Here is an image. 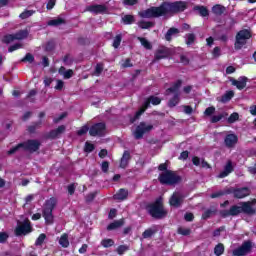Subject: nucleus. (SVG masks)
I'll list each match as a JSON object with an SVG mask.
<instances>
[{"mask_svg": "<svg viewBox=\"0 0 256 256\" xmlns=\"http://www.w3.org/2000/svg\"><path fill=\"white\" fill-rule=\"evenodd\" d=\"M187 9L185 1H163L159 6H151L139 13L142 19H159V17H175Z\"/></svg>", "mask_w": 256, "mask_h": 256, "instance_id": "nucleus-1", "label": "nucleus"}, {"mask_svg": "<svg viewBox=\"0 0 256 256\" xmlns=\"http://www.w3.org/2000/svg\"><path fill=\"white\" fill-rule=\"evenodd\" d=\"M169 165L167 162L161 163L158 166V171H163L158 176V181L161 185H179L183 181V177L178 175L175 171L168 169Z\"/></svg>", "mask_w": 256, "mask_h": 256, "instance_id": "nucleus-2", "label": "nucleus"}, {"mask_svg": "<svg viewBox=\"0 0 256 256\" xmlns=\"http://www.w3.org/2000/svg\"><path fill=\"white\" fill-rule=\"evenodd\" d=\"M146 211L152 219L161 220L165 219L169 212L165 209L162 198H157L154 202L146 205Z\"/></svg>", "mask_w": 256, "mask_h": 256, "instance_id": "nucleus-3", "label": "nucleus"}, {"mask_svg": "<svg viewBox=\"0 0 256 256\" xmlns=\"http://www.w3.org/2000/svg\"><path fill=\"white\" fill-rule=\"evenodd\" d=\"M57 207V198L51 197L44 203V208L42 210V217H44L46 225H53L55 218L53 216V211Z\"/></svg>", "mask_w": 256, "mask_h": 256, "instance_id": "nucleus-4", "label": "nucleus"}, {"mask_svg": "<svg viewBox=\"0 0 256 256\" xmlns=\"http://www.w3.org/2000/svg\"><path fill=\"white\" fill-rule=\"evenodd\" d=\"M33 233V226L31 225V220L29 218L24 219L23 221L18 220L16 228L14 229V235L16 237H23Z\"/></svg>", "mask_w": 256, "mask_h": 256, "instance_id": "nucleus-5", "label": "nucleus"}, {"mask_svg": "<svg viewBox=\"0 0 256 256\" xmlns=\"http://www.w3.org/2000/svg\"><path fill=\"white\" fill-rule=\"evenodd\" d=\"M241 213L247 215V206L243 204V202H240V206L232 205L229 210H221L220 216H222L223 219H227V217H237V215H241Z\"/></svg>", "mask_w": 256, "mask_h": 256, "instance_id": "nucleus-6", "label": "nucleus"}, {"mask_svg": "<svg viewBox=\"0 0 256 256\" xmlns=\"http://www.w3.org/2000/svg\"><path fill=\"white\" fill-rule=\"evenodd\" d=\"M251 37H253L251 30L243 29L237 32L236 41L234 43V48L236 51L243 49V46L247 45V40L251 39Z\"/></svg>", "mask_w": 256, "mask_h": 256, "instance_id": "nucleus-7", "label": "nucleus"}, {"mask_svg": "<svg viewBox=\"0 0 256 256\" xmlns=\"http://www.w3.org/2000/svg\"><path fill=\"white\" fill-rule=\"evenodd\" d=\"M253 251V241L245 240L242 244L232 251L233 256H246Z\"/></svg>", "mask_w": 256, "mask_h": 256, "instance_id": "nucleus-8", "label": "nucleus"}, {"mask_svg": "<svg viewBox=\"0 0 256 256\" xmlns=\"http://www.w3.org/2000/svg\"><path fill=\"white\" fill-rule=\"evenodd\" d=\"M23 151H28L29 153H37L41 149V141L37 139H28L22 142Z\"/></svg>", "mask_w": 256, "mask_h": 256, "instance_id": "nucleus-9", "label": "nucleus"}, {"mask_svg": "<svg viewBox=\"0 0 256 256\" xmlns=\"http://www.w3.org/2000/svg\"><path fill=\"white\" fill-rule=\"evenodd\" d=\"M151 131H153V125L151 124L147 125V123L145 122H140V124L136 127L134 131V137L137 140L143 139V135Z\"/></svg>", "mask_w": 256, "mask_h": 256, "instance_id": "nucleus-10", "label": "nucleus"}, {"mask_svg": "<svg viewBox=\"0 0 256 256\" xmlns=\"http://www.w3.org/2000/svg\"><path fill=\"white\" fill-rule=\"evenodd\" d=\"M107 129V125L103 122H98L90 127L89 135L91 137H103L105 135V131Z\"/></svg>", "mask_w": 256, "mask_h": 256, "instance_id": "nucleus-11", "label": "nucleus"}, {"mask_svg": "<svg viewBox=\"0 0 256 256\" xmlns=\"http://www.w3.org/2000/svg\"><path fill=\"white\" fill-rule=\"evenodd\" d=\"M171 55V49L166 46H160L154 53L155 61H161V59H167Z\"/></svg>", "mask_w": 256, "mask_h": 256, "instance_id": "nucleus-12", "label": "nucleus"}, {"mask_svg": "<svg viewBox=\"0 0 256 256\" xmlns=\"http://www.w3.org/2000/svg\"><path fill=\"white\" fill-rule=\"evenodd\" d=\"M183 201H185V196L179 192H174L169 199V205L171 207L179 208L183 205Z\"/></svg>", "mask_w": 256, "mask_h": 256, "instance_id": "nucleus-13", "label": "nucleus"}, {"mask_svg": "<svg viewBox=\"0 0 256 256\" xmlns=\"http://www.w3.org/2000/svg\"><path fill=\"white\" fill-rule=\"evenodd\" d=\"M86 11L94 13L95 15H103L104 13H107V6L104 4L90 5L86 8Z\"/></svg>", "mask_w": 256, "mask_h": 256, "instance_id": "nucleus-14", "label": "nucleus"}, {"mask_svg": "<svg viewBox=\"0 0 256 256\" xmlns=\"http://www.w3.org/2000/svg\"><path fill=\"white\" fill-rule=\"evenodd\" d=\"M230 81L234 87L239 89V91H243V89L247 87V81H249V79L246 76H241L238 80L231 78Z\"/></svg>", "mask_w": 256, "mask_h": 256, "instance_id": "nucleus-15", "label": "nucleus"}, {"mask_svg": "<svg viewBox=\"0 0 256 256\" xmlns=\"http://www.w3.org/2000/svg\"><path fill=\"white\" fill-rule=\"evenodd\" d=\"M238 141L239 138L235 134H227L224 138V144L228 149H233Z\"/></svg>", "mask_w": 256, "mask_h": 256, "instance_id": "nucleus-16", "label": "nucleus"}, {"mask_svg": "<svg viewBox=\"0 0 256 256\" xmlns=\"http://www.w3.org/2000/svg\"><path fill=\"white\" fill-rule=\"evenodd\" d=\"M251 195V189L249 187L236 188L234 192V199H245Z\"/></svg>", "mask_w": 256, "mask_h": 256, "instance_id": "nucleus-17", "label": "nucleus"}, {"mask_svg": "<svg viewBox=\"0 0 256 256\" xmlns=\"http://www.w3.org/2000/svg\"><path fill=\"white\" fill-rule=\"evenodd\" d=\"M65 125H60L58 128L51 130L47 135L46 139H57L59 136L63 135L65 133Z\"/></svg>", "mask_w": 256, "mask_h": 256, "instance_id": "nucleus-18", "label": "nucleus"}, {"mask_svg": "<svg viewBox=\"0 0 256 256\" xmlns=\"http://www.w3.org/2000/svg\"><path fill=\"white\" fill-rule=\"evenodd\" d=\"M129 161H131V152H129V150H125L120 159V169H127L129 166Z\"/></svg>", "mask_w": 256, "mask_h": 256, "instance_id": "nucleus-19", "label": "nucleus"}, {"mask_svg": "<svg viewBox=\"0 0 256 256\" xmlns=\"http://www.w3.org/2000/svg\"><path fill=\"white\" fill-rule=\"evenodd\" d=\"M233 171V162L229 160L225 165L224 170L219 173L218 179H225V177H228L230 173H233Z\"/></svg>", "mask_w": 256, "mask_h": 256, "instance_id": "nucleus-20", "label": "nucleus"}, {"mask_svg": "<svg viewBox=\"0 0 256 256\" xmlns=\"http://www.w3.org/2000/svg\"><path fill=\"white\" fill-rule=\"evenodd\" d=\"M146 109H149L151 105H161V98L157 96H149L143 103Z\"/></svg>", "mask_w": 256, "mask_h": 256, "instance_id": "nucleus-21", "label": "nucleus"}, {"mask_svg": "<svg viewBox=\"0 0 256 256\" xmlns=\"http://www.w3.org/2000/svg\"><path fill=\"white\" fill-rule=\"evenodd\" d=\"M129 197V190L121 188L118 192L113 196L115 201H125Z\"/></svg>", "mask_w": 256, "mask_h": 256, "instance_id": "nucleus-22", "label": "nucleus"}, {"mask_svg": "<svg viewBox=\"0 0 256 256\" xmlns=\"http://www.w3.org/2000/svg\"><path fill=\"white\" fill-rule=\"evenodd\" d=\"M243 205H246L247 210L246 213L247 215H249L250 217L253 215H256V209L253 208V205H256V199H252L251 201H246V202H242Z\"/></svg>", "mask_w": 256, "mask_h": 256, "instance_id": "nucleus-23", "label": "nucleus"}, {"mask_svg": "<svg viewBox=\"0 0 256 256\" xmlns=\"http://www.w3.org/2000/svg\"><path fill=\"white\" fill-rule=\"evenodd\" d=\"M181 85H183V80H181V79L177 80L172 85V87H170L166 90V94L169 95V93H174V95H175V94L179 93V89H181Z\"/></svg>", "mask_w": 256, "mask_h": 256, "instance_id": "nucleus-24", "label": "nucleus"}, {"mask_svg": "<svg viewBox=\"0 0 256 256\" xmlns=\"http://www.w3.org/2000/svg\"><path fill=\"white\" fill-rule=\"evenodd\" d=\"M42 125H43V120L32 122V124L27 127V131L28 133H30V135H33L37 133V129H41Z\"/></svg>", "mask_w": 256, "mask_h": 256, "instance_id": "nucleus-25", "label": "nucleus"}, {"mask_svg": "<svg viewBox=\"0 0 256 256\" xmlns=\"http://www.w3.org/2000/svg\"><path fill=\"white\" fill-rule=\"evenodd\" d=\"M124 225L125 219L116 220L107 226V231H115V229H119V227H123Z\"/></svg>", "mask_w": 256, "mask_h": 256, "instance_id": "nucleus-26", "label": "nucleus"}, {"mask_svg": "<svg viewBox=\"0 0 256 256\" xmlns=\"http://www.w3.org/2000/svg\"><path fill=\"white\" fill-rule=\"evenodd\" d=\"M225 11H227V8H225V6H223L221 4H215L212 7V13L214 15H216V17H221V15H223V13H225Z\"/></svg>", "mask_w": 256, "mask_h": 256, "instance_id": "nucleus-27", "label": "nucleus"}, {"mask_svg": "<svg viewBox=\"0 0 256 256\" xmlns=\"http://www.w3.org/2000/svg\"><path fill=\"white\" fill-rule=\"evenodd\" d=\"M194 11H198V15L200 17H209V9L203 5H196L194 6Z\"/></svg>", "mask_w": 256, "mask_h": 256, "instance_id": "nucleus-28", "label": "nucleus"}, {"mask_svg": "<svg viewBox=\"0 0 256 256\" xmlns=\"http://www.w3.org/2000/svg\"><path fill=\"white\" fill-rule=\"evenodd\" d=\"M67 23L63 18L52 19L47 22L48 27H59V25H65Z\"/></svg>", "mask_w": 256, "mask_h": 256, "instance_id": "nucleus-29", "label": "nucleus"}, {"mask_svg": "<svg viewBox=\"0 0 256 256\" xmlns=\"http://www.w3.org/2000/svg\"><path fill=\"white\" fill-rule=\"evenodd\" d=\"M173 35H179V30L175 27H171L165 34V39L169 42L173 41Z\"/></svg>", "mask_w": 256, "mask_h": 256, "instance_id": "nucleus-30", "label": "nucleus"}, {"mask_svg": "<svg viewBox=\"0 0 256 256\" xmlns=\"http://www.w3.org/2000/svg\"><path fill=\"white\" fill-rule=\"evenodd\" d=\"M233 97H235V92L233 90H229L224 95H222L221 103H229Z\"/></svg>", "mask_w": 256, "mask_h": 256, "instance_id": "nucleus-31", "label": "nucleus"}, {"mask_svg": "<svg viewBox=\"0 0 256 256\" xmlns=\"http://www.w3.org/2000/svg\"><path fill=\"white\" fill-rule=\"evenodd\" d=\"M59 245L62 246L64 249H67V247H69V234L64 233L61 235L59 239Z\"/></svg>", "mask_w": 256, "mask_h": 256, "instance_id": "nucleus-32", "label": "nucleus"}, {"mask_svg": "<svg viewBox=\"0 0 256 256\" xmlns=\"http://www.w3.org/2000/svg\"><path fill=\"white\" fill-rule=\"evenodd\" d=\"M16 41H21L23 39H27L29 37V31L27 30H20L14 34Z\"/></svg>", "mask_w": 256, "mask_h": 256, "instance_id": "nucleus-33", "label": "nucleus"}, {"mask_svg": "<svg viewBox=\"0 0 256 256\" xmlns=\"http://www.w3.org/2000/svg\"><path fill=\"white\" fill-rule=\"evenodd\" d=\"M131 247L127 244H122V245H119L117 248H116V253L117 255H125V253H127V251H130Z\"/></svg>", "mask_w": 256, "mask_h": 256, "instance_id": "nucleus-34", "label": "nucleus"}, {"mask_svg": "<svg viewBox=\"0 0 256 256\" xmlns=\"http://www.w3.org/2000/svg\"><path fill=\"white\" fill-rule=\"evenodd\" d=\"M146 109L147 108H145L143 104L142 107L135 113V115L130 118V123H135V121H137L141 117V115L145 112Z\"/></svg>", "mask_w": 256, "mask_h": 256, "instance_id": "nucleus-35", "label": "nucleus"}, {"mask_svg": "<svg viewBox=\"0 0 256 256\" xmlns=\"http://www.w3.org/2000/svg\"><path fill=\"white\" fill-rule=\"evenodd\" d=\"M146 109L147 108H145L143 104L142 107L135 113V115L130 118V123H135V121H137L141 117V115L145 112Z\"/></svg>", "mask_w": 256, "mask_h": 256, "instance_id": "nucleus-36", "label": "nucleus"}, {"mask_svg": "<svg viewBox=\"0 0 256 256\" xmlns=\"http://www.w3.org/2000/svg\"><path fill=\"white\" fill-rule=\"evenodd\" d=\"M179 93L174 94V96L168 101V107L173 108L179 105Z\"/></svg>", "mask_w": 256, "mask_h": 256, "instance_id": "nucleus-37", "label": "nucleus"}, {"mask_svg": "<svg viewBox=\"0 0 256 256\" xmlns=\"http://www.w3.org/2000/svg\"><path fill=\"white\" fill-rule=\"evenodd\" d=\"M138 27L140 29H151V27H155V23L151 22V21H139L138 22Z\"/></svg>", "mask_w": 256, "mask_h": 256, "instance_id": "nucleus-38", "label": "nucleus"}, {"mask_svg": "<svg viewBox=\"0 0 256 256\" xmlns=\"http://www.w3.org/2000/svg\"><path fill=\"white\" fill-rule=\"evenodd\" d=\"M225 253V245L223 243H218L214 248V254L216 256H222Z\"/></svg>", "mask_w": 256, "mask_h": 256, "instance_id": "nucleus-39", "label": "nucleus"}, {"mask_svg": "<svg viewBox=\"0 0 256 256\" xmlns=\"http://www.w3.org/2000/svg\"><path fill=\"white\" fill-rule=\"evenodd\" d=\"M138 41H140V43L144 49H148V50L153 49V45H151V42H149V40H147L146 38L138 37Z\"/></svg>", "mask_w": 256, "mask_h": 256, "instance_id": "nucleus-40", "label": "nucleus"}, {"mask_svg": "<svg viewBox=\"0 0 256 256\" xmlns=\"http://www.w3.org/2000/svg\"><path fill=\"white\" fill-rule=\"evenodd\" d=\"M122 21L124 25H133L135 23V16L131 14H126L123 18Z\"/></svg>", "mask_w": 256, "mask_h": 256, "instance_id": "nucleus-41", "label": "nucleus"}, {"mask_svg": "<svg viewBox=\"0 0 256 256\" xmlns=\"http://www.w3.org/2000/svg\"><path fill=\"white\" fill-rule=\"evenodd\" d=\"M101 245L105 249H109V247H113V245H115V241L111 238H105L101 241Z\"/></svg>", "mask_w": 256, "mask_h": 256, "instance_id": "nucleus-42", "label": "nucleus"}, {"mask_svg": "<svg viewBox=\"0 0 256 256\" xmlns=\"http://www.w3.org/2000/svg\"><path fill=\"white\" fill-rule=\"evenodd\" d=\"M155 233H157V230L148 228L142 233V237H143V239H151V237H153V235H155Z\"/></svg>", "mask_w": 256, "mask_h": 256, "instance_id": "nucleus-43", "label": "nucleus"}, {"mask_svg": "<svg viewBox=\"0 0 256 256\" xmlns=\"http://www.w3.org/2000/svg\"><path fill=\"white\" fill-rule=\"evenodd\" d=\"M99 195V191L90 192L85 196L86 203H92V201H95V197Z\"/></svg>", "mask_w": 256, "mask_h": 256, "instance_id": "nucleus-44", "label": "nucleus"}, {"mask_svg": "<svg viewBox=\"0 0 256 256\" xmlns=\"http://www.w3.org/2000/svg\"><path fill=\"white\" fill-rule=\"evenodd\" d=\"M46 239H47V235L45 233L40 234L35 241V246L41 247V245H43V243H45Z\"/></svg>", "mask_w": 256, "mask_h": 256, "instance_id": "nucleus-45", "label": "nucleus"}, {"mask_svg": "<svg viewBox=\"0 0 256 256\" xmlns=\"http://www.w3.org/2000/svg\"><path fill=\"white\" fill-rule=\"evenodd\" d=\"M121 41H123V36L121 34L116 35V37L113 40L112 47H114V49H119Z\"/></svg>", "mask_w": 256, "mask_h": 256, "instance_id": "nucleus-46", "label": "nucleus"}, {"mask_svg": "<svg viewBox=\"0 0 256 256\" xmlns=\"http://www.w3.org/2000/svg\"><path fill=\"white\" fill-rule=\"evenodd\" d=\"M227 117V113H221L218 115H214L211 117V123H219V121H221V119H225Z\"/></svg>", "mask_w": 256, "mask_h": 256, "instance_id": "nucleus-47", "label": "nucleus"}, {"mask_svg": "<svg viewBox=\"0 0 256 256\" xmlns=\"http://www.w3.org/2000/svg\"><path fill=\"white\" fill-rule=\"evenodd\" d=\"M32 15H35V10H25L19 15V17L20 19H29Z\"/></svg>", "mask_w": 256, "mask_h": 256, "instance_id": "nucleus-48", "label": "nucleus"}, {"mask_svg": "<svg viewBox=\"0 0 256 256\" xmlns=\"http://www.w3.org/2000/svg\"><path fill=\"white\" fill-rule=\"evenodd\" d=\"M19 149H23V142L17 144L16 146L12 147L10 150L7 151V155H15Z\"/></svg>", "mask_w": 256, "mask_h": 256, "instance_id": "nucleus-49", "label": "nucleus"}, {"mask_svg": "<svg viewBox=\"0 0 256 256\" xmlns=\"http://www.w3.org/2000/svg\"><path fill=\"white\" fill-rule=\"evenodd\" d=\"M21 61L22 63H33L35 61V56L31 53H27Z\"/></svg>", "mask_w": 256, "mask_h": 256, "instance_id": "nucleus-50", "label": "nucleus"}, {"mask_svg": "<svg viewBox=\"0 0 256 256\" xmlns=\"http://www.w3.org/2000/svg\"><path fill=\"white\" fill-rule=\"evenodd\" d=\"M177 233L178 235H183L184 237H187L191 235V230L189 228L179 227Z\"/></svg>", "mask_w": 256, "mask_h": 256, "instance_id": "nucleus-51", "label": "nucleus"}, {"mask_svg": "<svg viewBox=\"0 0 256 256\" xmlns=\"http://www.w3.org/2000/svg\"><path fill=\"white\" fill-rule=\"evenodd\" d=\"M85 153H93L95 151V144L86 142L84 146Z\"/></svg>", "mask_w": 256, "mask_h": 256, "instance_id": "nucleus-52", "label": "nucleus"}, {"mask_svg": "<svg viewBox=\"0 0 256 256\" xmlns=\"http://www.w3.org/2000/svg\"><path fill=\"white\" fill-rule=\"evenodd\" d=\"M88 131H90L89 126L84 125L77 131V135L78 137H83V135H87Z\"/></svg>", "mask_w": 256, "mask_h": 256, "instance_id": "nucleus-53", "label": "nucleus"}, {"mask_svg": "<svg viewBox=\"0 0 256 256\" xmlns=\"http://www.w3.org/2000/svg\"><path fill=\"white\" fill-rule=\"evenodd\" d=\"M186 37H187L186 45L188 47H190V45H193V43H195L196 37H195V35L193 33L187 34Z\"/></svg>", "mask_w": 256, "mask_h": 256, "instance_id": "nucleus-54", "label": "nucleus"}, {"mask_svg": "<svg viewBox=\"0 0 256 256\" xmlns=\"http://www.w3.org/2000/svg\"><path fill=\"white\" fill-rule=\"evenodd\" d=\"M13 41H16L15 34H7L3 38V42L6 44L13 43Z\"/></svg>", "mask_w": 256, "mask_h": 256, "instance_id": "nucleus-55", "label": "nucleus"}, {"mask_svg": "<svg viewBox=\"0 0 256 256\" xmlns=\"http://www.w3.org/2000/svg\"><path fill=\"white\" fill-rule=\"evenodd\" d=\"M235 121H239V113L237 112L232 113L227 120V122L230 124L235 123Z\"/></svg>", "mask_w": 256, "mask_h": 256, "instance_id": "nucleus-56", "label": "nucleus"}, {"mask_svg": "<svg viewBox=\"0 0 256 256\" xmlns=\"http://www.w3.org/2000/svg\"><path fill=\"white\" fill-rule=\"evenodd\" d=\"M214 113H215L214 106H210V107L206 108L204 111V115H206V117H211V115H213Z\"/></svg>", "mask_w": 256, "mask_h": 256, "instance_id": "nucleus-57", "label": "nucleus"}, {"mask_svg": "<svg viewBox=\"0 0 256 256\" xmlns=\"http://www.w3.org/2000/svg\"><path fill=\"white\" fill-rule=\"evenodd\" d=\"M21 47H23V44H21V43L13 44L12 46H10L8 48V52L13 53V51H17V49H21Z\"/></svg>", "mask_w": 256, "mask_h": 256, "instance_id": "nucleus-58", "label": "nucleus"}, {"mask_svg": "<svg viewBox=\"0 0 256 256\" xmlns=\"http://www.w3.org/2000/svg\"><path fill=\"white\" fill-rule=\"evenodd\" d=\"M223 231H225V226H220L219 228L213 231V237H220Z\"/></svg>", "mask_w": 256, "mask_h": 256, "instance_id": "nucleus-59", "label": "nucleus"}, {"mask_svg": "<svg viewBox=\"0 0 256 256\" xmlns=\"http://www.w3.org/2000/svg\"><path fill=\"white\" fill-rule=\"evenodd\" d=\"M7 239H9V234L7 232H0V243H7Z\"/></svg>", "mask_w": 256, "mask_h": 256, "instance_id": "nucleus-60", "label": "nucleus"}, {"mask_svg": "<svg viewBox=\"0 0 256 256\" xmlns=\"http://www.w3.org/2000/svg\"><path fill=\"white\" fill-rule=\"evenodd\" d=\"M101 171H102V173H109V162L108 161L102 162Z\"/></svg>", "mask_w": 256, "mask_h": 256, "instance_id": "nucleus-61", "label": "nucleus"}, {"mask_svg": "<svg viewBox=\"0 0 256 256\" xmlns=\"http://www.w3.org/2000/svg\"><path fill=\"white\" fill-rule=\"evenodd\" d=\"M215 211L208 209L202 214V219H209L211 218V215H213Z\"/></svg>", "mask_w": 256, "mask_h": 256, "instance_id": "nucleus-62", "label": "nucleus"}, {"mask_svg": "<svg viewBox=\"0 0 256 256\" xmlns=\"http://www.w3.org/2000/svg\"><path fill=\"white\" fill-rule=\"evenodd\" d=\"M55 49V43L53 41H49L46 43L45 51H53Z\"/></svg>", "mask_w": 256, "mask_h": 256, "instance_id": "nucleus-63", "label": "nucleus"}, {"mask_svg": "<svg viewBox=\"0 0 256 256\" xmlns=\"http://www.w3.org/2000/svg\"><path fill=\"white\" fill-rule=\"evenodd\" d=\"M79 45H89V38L80 37L78 38Z\"/></svg>", "mask_w": 256, "mask_h": 256, "instance_id": "nucleus-64", "label": "nucleus"}]
</instances>
